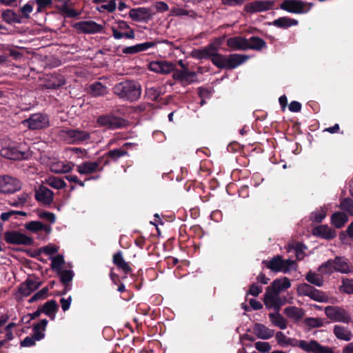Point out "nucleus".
<instances>
[{"label":"nucleus","instance_id":"21","mask_svg":"<svg viewBox=\"0 0 353 353\" xmlns=\"http://www.w3.org/2000/svg\"><path fill=\"white\" fill-rule=\"evenodd\" d=\"M35 199L44 205H50L54 200V193L46 186L40 185L35 189Z\"/></svg>","mask_w":353,"mask_h":353},{"label":"nucleus","instance_id":"60","mask_svg":"<svg viewBox=\"0 0 353 353\" xmlns=\"http://www.w3.org/2000/svg\"><path fill=\"white\" fill-rule=\"evenodd\" d=\"M117 8V4L115 0H110L106 4L101 5L99 8H98V10L100 12H103L107 10L108 12H113Z\"/></svg>","mask_w":353,"mask_h":353},{"label":"nucleus","instance_id":"51","mask_svg":"<svg viewBox=\"0 0 353 353\" xmlns=\"http://www.w3.org/2000/svg\"><path fill=\"white\" fill-rule=\"evenodd\" d=\"M65 263L64 258L62 255H57L52 259L51 268L57 272L62 270V266Z\"/></svg>","mask_w":353,"mask_h":353},{"label":"nucleus","instance_id":"18","mask_svg":"<svg viewBox=\"0 0 353 353\" xmlns=\"http://www.w3.org/2000/svg\"><path fill=\"white\" fill-rule=\"evenodd\" d=\"M103 157H99L95 161H85L77 165V171L81 174H92L97 171H101L103 167H100L103 163Z\"/></svg>","mask_w":353,"mask_h":353},{"label":"nucleus","instance_id":"33","mask_svg":"<svg viewBox=\"0 0 353 353\" xmlns=\"http://www.w3.org/2000/svg\"><path fill=\"white\" fill-rule=\"evenodd\" d=\"M48 323V320L44 319L33 325V335L32 336L35 341H40L45 337L44 331L46 330Z\"/></svg>","mask_w":353,"mask_h":353},{"label":"nucleus","instance_id":"53","mask_svg":"<svg viewBox=\"0 0 353 353\" xmlns=\"http://www.w3.org/2000/svg\"><path fill=\"white\" fill-rule=\"evenodd\" d=\"M49 292L48 287H44L41 290L36 292L28 301L30 303H32L39 300L45 299L47 297L48 293Z\"/></svg>","mask_w":353,"mask_h":353},{"label":"nucleus","instance_id":"62","mask_svg":"<svg viewBox=\"0 0 353 353\" xmlns=\"http://www.w3.org/2000/svg\"><path fill=\"white\" fill-rule=\"evenodd\" d=\"M254 347L258 351L263 353L268 352L272 348L269 343L263 341L256 342Z\"/></svg>","mask_w":353,"mask_h":353},{"label":"nucleus","instance_id":"29","mask_svg":"<svg viewBox=\"0 0 353 353\" xmlns=\"http://www.w3.org/2000/svg\"><path fill=\"white\" fill-rule=\"evenodd\" d=\"M266 48V42L259 37L252 36L247 39L246 50H252L255 51H261Z\"/></svg>","mask_w":353,"mask_h":353},{"label":"nucleus","instance_id":"27","mask_svg":"<svg viewBox=\"0 0 353 353\" xmlns=\"http://www.w3.org/2000/svg\"><path fill=\"white\" fill-rule=\"evenodd\" d=\"M156 43L153 41H147L142 43H138L134 46L125 47L122 52L125 54H134L141 52L145 51L149 48L154 47Z\"/></svg>","mask_w":353,"mask_h":353},{"label":"nucleus","instance_id":"44","mask_svg":"<svg viewBox=\"0 0 353 353\" xmlns=\"http://www.w3.org/2000/svg\"><path fill=\"white\" fill-rule=\"evenodd\" d=\"M305 279L308 283L314 285L318 287H321L323 285V276L312 271L307 272L305 276Z\"/></svg>","mask_w":353,"mask_h":353},{"label":"nucleus","instance_id":"41","mask_svg":"<svg viewBox=\"0 0 353 353\" xmlns=\"http://www.w3.org/2000/svg\"><path fill=\"white\" fill-rule=\"evenodd\" d=\"M2 19L5 22L10 24L22 23L21 17L12 10H4L2 13Z\"/></svg>","mask_w":353,"mask_h":353},{"label":"nucleus","instance_id":"37","mask_svg":"<svg viewBox=\"0 0 353 353\" xmlns=\"http://www.w3.org/2000/svg\"><path fill=\"white\" fill-rule=\"evenodd\" d=\"M333 260L334 268L336 272L341 273H348L350 272V268L348 265L347 259L342 256H336Z\"/></svg>","mask_w":353,"mask_h":353},{"label":"nucleus","instance_id":"50","mask_svg":"<svg viewBox=\"0 0 353 353\" xmlns=\"http://www.w3.org/2000/svg\"><path fill=\"white\" fill-rule=\"evenodd\" d=\"M48 183L50 187L57 190H61L67 186L64 180L55 176L50 177Z\"/></svg>","mask_w":353,"mask_h":353},{"label":"nucleus","instance_id":"7","mask_svg":"<svg viewBox=\"0 0 353 353\" xmlns=\"http://www.w3.org/2000/svg\"><path fill=\"white\" fill-rule=\"evenodd\" d=\"M190 57L199 60L210 59L213 64L214 61H218L219 59L223 58L221 54L216 52V49L214 48L212 45H207L202 48L193 49L190 53Z\"/></svg>","mask_w":353,"mask_h":353},{"label":"nucleus","instance_id":"6","mask_svg":"<svg viewBox=\"0 0 353 353\" xmlns=\"http://www.w3.org/2000/svg\"><path fill=\"white\" fill-rule=\"evenodd\" d=\"M125 122L124 119L112 114L100 115L97 119V123L99 127L108 130L122 128L125 127Z\"/></svg>","mask_w":353,"mask_h":353},{"label":"nucleus","instance_id":"47","mask_svg":"<svg viewBox=\"0 0 353 353\" xmlns=\"http://www.w3.org/2000/svg\"><path fill=\"white\" fill-rule=\"evenodd\" d=\"M29 195L27 193H22L17 196V199H12L9 201V204L13 207H23L28 202Z\"/></svg>","mask_w":353,"mask_h":353},{"label":"nucleus","instance_id":"39","mask_svg":"<svg viewBox=\"0 0 353 353\" xmlns=\"http://www.w3.org/2000/svg\"><path fill=\"white\" fill-rule=\"evenodd\" d=\"M333 332L335 336L340 340L350 341L352 339V332L343 326L336 325L334 327Z\"/></svg>","mask_w":353,"mask_h":353},{"label":"nucleus","instance_id":"16","mask_svg":"<svg viewBox=\"0 0 353 353\" xmlns=\"http://www.w3.org/2000/svg\"><path fill=\"white\" fill-rule=\"evenodd\" d=\"M0 153L2 157L11 160L19 161L29 158L28 152L21 151L19 145H9L3 148Z\"/></svg>","mask_w":353,"mask_h":353},{"label":"nucleus","instance_id":"24","mask_svg":"<svg viewBox=\"0 0 353 353\" xmlns=\"http://www.w3.org/2000/svg\"><path fill=\"white\" fill-rule=\"evenodd\" d=\"M290 280L288 277L284 276L274 280L271 285L266 288L265 291L279 294L281 292L290 288Z\"/></svg>","mask_w":353,"mask_h":353},{"label":"nucleus","instance_id":"14","mask_svg":"<svg viewBox=\"0 0 353 353\" xmlns=\"http://www.w3.org/2000/svg\"><path fill=\"white\" fill-rule=\"evenodd\" d=\"M274 6L275 1L256 0L245 4L243 10L250 14L262 12L274 9Z\"/></svg>","mask_w":353,"mask_h":353},{"label":"nucleus","instance_id":"54","mask_svg":"<svg viewBox=\"0 0 353 353\" xmlns=\"http://www.w3.org/2000/svg\"><path fill=\"white\" fill-rule=\"evenodd\" d=\"M60 11L63 13L67 17L74 18L79 15L77 10L70 8L68 5V1L65 0L63 6L60 8Z\"/></svg>","mask_w":353,"mask_h":353},{"label":"nucleus","instance_id":"59","mask_svg":"<svg viewBox=\"0 0 353 353\" xmlns=\"http://www.w3.org/2000/svg\"><path fill=\"white\" fill-rule=\"evenodd\" d=\"M326 216V213L323 210L315 211L311 213L310 219L316 223H321Z\"/></svg>","mask_w":353,"mask_h":353},{"label":"nucleus","instance_id":"61","mask_svg":"<svg viewBox=\"0 0 353 353\" xmlns=\"http://www.w3.org/2000/svg\"><path fill=\"white\" fill-rule=\"evenodd\" d=\"M33 7L30 2L25 4L23 7L20 8V12H21V19H29L30 14L32 12Z\"/></svg>","mask_w":353,"mask_h":353},{"label":"nucleus","instance_id":"49","mask_svg":"<svg viewBox=\"0 0 353 353\" xmlns=\"http://www.w3.org/2000/svg\"><path fill=\"white\" fill-rule=\"evenodd\" d=\"M57 274L60 275V281L63 285H70L74 275L73 271L69 270H61Z\"/></svg>","mask_w":353,"mask_h":353},{"label":"nucleus","instance_id":"28","mask_svg":"<svg viewBox=\"0 0 353 353\" xmlns=\"http://www.w3.org/2000/svg\"><path fill=\"white\" fill-rule=\"evenodd\" d=\"M88 92L93 97H104L108 94V88L102 83L96 81L89 85Z\"/></svg>","mask_w":353,"mask_h":353},{"label":"nucleus","instance_id":"20","mask_svg":"<svg viewBox=\"0 0 353 353\" xmlns=\"http://www.w3.org/2000/svg\"><path fill=\"white\" fill-rule=\"evenodd\" d=\"M175 68L173 63L166 61H152L149 64L150 70L163 74L174 72L176 70Z\"/></svg>","mask_w":353,"mask_h":353},{"label":"nucleus","instance_id":"22","mask_svg":"<svg viewBox=\"0 0 353 353\" xmlns=\"http://www.w3.org/2000/svg\"><path fill=\"white\" fill-rule=\"evenodd\" d=\"M65 83L64 77L59 73H52L46 75L43 79V86L46 89L56 90Z\"/></svg>","mask_w":353,"mask_h":353},{"label":"nucleus","instance_id":"63","mask_svg":"<svg viewBox=\"0 0 353 353\" xmlns=\"http://www.w3.org/2000/svg\"><path fill=\"white\" fill-rule=\"evenodd\" d=\"M296 265L294 261L291 259L283 260V265L281 267V272L283 273H288L290 270L293 268V266Z\"/></svg>","mask_w":353,"mask_h":353},{"label":"nucleus","instance_id":"5","mask_svg":"<svg viewBox=\"0 0 353 353\" xmlns=\"http://www.w3.org/2000/svg\"><path fill=\"white\" fill-rule=\"evenodd\" d=\"M22 123L31 130H39L48 128L50 120L46 114L38 112L30 114L28 119L22 121Z\"/></svg>","mask_w":353,"mask_h":353},{"label":"nucleus","instance_id":"57","mask_svg":"<svg viewBox=\"0 0 353 353\" xmlns=\"http://www.w3.org/2000/svg\"><path fill=\"white\" fill-rule=\"evenodd\" d=\"M29 284L27 283L26 281L21 283L17 289V294H20L21 296H30L32 292L29 287Z\"/></svg>","mask_w":353,"mask_h":353},{"label":"nucleus","instance_id":"58","mask_svg":"<svg viewBox=\"0 0 353 353\" xmlns=\"http://www.w3.org/2000/svg\"><path fill=\"white\" fill-rule=\"evenodd\" d=\"M21 215L23 216H27V213L23 211H17V210H10L8 212H3L1 214V219L3 221H7L9 220L10 218H11L14 215Z\"/></svg>","mask_w":353,"mask_h":353},{"label":"nucleus","instance_id":"52","mask_svg":"<svg viewBox=\"0 0 353 353\" xmlns=\"http://www.w3.org/2000/svg\"><path fill=\"white\" fill-rule=\"evenodd\" d=\"M304 323L310 328L321 327L323 325V320L321 318L307 317Z\"/></svg>","mask_w":353,"mask_h":353},{"label":"nucleus","instance_id":"15","mask_svg":"<svg viewBox=\"0 0 353 353\" xmlns=\"http://www.w3.org/2000/svg\"><path fill=\"white\" fill-rule=\"evenodd\" d=\"M172 78L175 81H179L183 87L197 81L196 73L194 71H189L188 68L183 70L176 69L172 73Z\"/></svg>","mask_w":353,"mask_h":353},{"label":"nucleus","instance_id":"34","mask_svg":"<svg viewBox=\"0 0 353 353\" xmlns=\"http://www.w3.org/2000/svg\"><path fill=\"white\" fill-rule=\"evenodd\" d=\"M298 20L290 18L288 17H281L274 20L272 24L277 28L286 29L291 26H297Z\"/></svg>","mask_w":353,"mask_h":353},{"label":"nucleus","instance_id":"45","mask_svg":"<svg viewBox=\"0 0 353 353\" xmlns=\"http://www.w3.org/2000/svg\"><path fill=\"white\" fill-rule=\"evenodd\" d=\"M339 208L342 211L353 216V199L349 197L341 199L339 204Z\"/></svg>","mask_w":353,"mask_h":353},{"label":"nucleus","instance_id":"38","mask_svg":"<svg viewBox=\"0 0 353 353\" xmlns=\"http://www.w3.org/2000/svg\"><path fill=\"white\" fill-rule=\"evenodd\" d=\"M307 353H334L332 348L323 346L315 340L310 341Z\"/></svg>","mask_w":353,"mask_h":353},{"label":"nucleus","instance_id":"35","mask_svg":"<svg viewBox=\"0 0 353 353\" xmlns=\"http://www.w3.org/2000/svg\"><path fill=\"white\" fill-rule=\"evenodd\" d=\"M285 314L295 321H300L305 315L303 309L296 306H288L284 309Z\"/></svg>","mask_w":353,"mask_h":353},{"label":"nucleus","instance_id":"26","mask_svg":"<svg viewBox=\"0 0 353 353\" xmlns=\"http://www.w3.org/2000/svg\"><path fill=\"white\" fill-rule=\"evenodd\" d=\"M253 332L257 338L266 340L274 335V330H271L262 323H256L253 327Z\"/></svg>","mask_w":353,"mask_h":353},{"label":"nucleus","instance_id":"12","mask_svg":"<svg viewBox=\"0 0 353 353\" xmlns=\"http://www.w3.org/2000/svg\"><path fill=\"white\" fill-rule=\"evenodd\" d=\"M20 181L8 175L0 176V193L13 194L21 189Z\"/></svg>","mask_w":353,"mask_h":353},{"label":"nucleus","instance_id":"4","mask_svg":"<svg viewBox=\"0 0 353 353\" xmlns=\"http://www.w3.org/2000/svg\"><path fill=\"white\" fill-rule=\"evenodd\" d=\"M314 6L312 3H307L301 0H283L279 8L290 13L306 14Z\"/></svg>","mask_w":353,"mask_h":353},{"label":"nucleus","instance_id":"2","mask_svg":"<svg viewBox=\"0 0 353 353\" xmlns=\"http://www.w3.org/2000/svg\"><path fill=\"white\" fill-rule=\"evenodd\" d=\"M61 136L68 144L80 145L91 139L90 132L79 128H66L61 131Z\"/></svg>","mask_w":353,"mask_h":353},{"label":"nucleus","instance_id":"43","mask_svg":"<svg viewBox=\"0 0 353 353\" xmlns=\"http://www.w3.org/2000/svg\"><path fill=\"white\" fill-rule=\"evenodd\" d=\"M286 345L292 347H299L301 350L307 352L310 346V341L305 340H297L294 338H288L286 341Z\"/></svg>","mask_w":353,"mask_h":353},{"label":"nucleus","instance_id":"3","mask_svg":"<svg viewBox=\"0 0 353 353\" xmlns=\"http://www.w3.org/2000/svg\"><path fill=\"white\" fill-rule=\"evenodd\" d=\"M221 56L222 59H219L218 61L214 62V65L219 69H234L249 59L248 55L239 54H230L228 56L221 54Z\"/></svg>","mask_w":353,"mask_h":353},{"label":"nucleus","instance_id":"55","mask_svg":"<svg viewBox=\"0 0 353 353\" xmlns=\"http://www.w3.org/2000/svg\"><path fill=\"white\" fill-rule=\"evenodd\" d=\"M43 223L38 221H32L25 224V228L32 232H37L42 230Z\"/></svg>","mask_w":353,"mask_h":353},{"label":"nucleus","instance_id":"10","mask_svg":"<svg viewBox=\"0 0 353 353\" xmlns=\"http://www.w3.org/2000/svg\"><path fill=\"white\" fill-rule=\"evenodd\" d=\"M5 241L11 245H32L34 243L32 238L17 230H8L4 232Z\"/></svg>","mask_w":353,"mask_h":353},{"label":"nucleus","instance_id":"1","mask_svg":"<svg viewBox=\"0 0 353 353\" xmlns=\"http://www.w3.org/2000/svg\"><path fill=\"white\" fill-rule=\"evenodd\" d=\"M141 86L139 83L133 80H125L116 83L113 93L123 101L134 102L137 101L141 94Z\"/></svg>","mask_w":353,"mask_h":353},{"label":"nucleus","instance_id":"32","mask_svg":"<svg viewBox=\"0 0 353 353\" xmlns=\"http://www.w3.org/2000/svg\"><path fill=\"white\" fill-rule=\"evenodd\" d=\"M247 38L236 36L228 39L227 46L232 50H246Z\"/></svg>","mask_w":353,"mask_h":353},{"label":"nucleus","instance_id":"13","mask_svg":"<svg viewBox=\"0 0 353 353\" xmlns=\"http://www.w3.org/2000/svg\"><path fill=\"white\" fill-rule=\"evenodd\" d=\"M285 296H281L268 291H265L263 297V303L267 309H274L275 312H279L281 307L286 303Z\"/></svg>","mask_w":353,"mask_h":353},{"label":"nucleus","instance_id":"25","mask_svg":"<svg viewBox=\"0 0 353 353\" xmlns=\"http://www.w3.org/2000/svg\"><path fill=\"white\" fill-rule=\"evenodd\" d=\"M112 263L118 270H121L125 274H128L132 271L130 263L125 261L121 251H118L113 254Z\"/></svg>","mask_w":353,"mask_h":353},{"label":"nucleus","instance_id":"31","mask_svg":"<svg viewBox=\"0 0 353 353\" xmlns=\"http://www.w3.org/2000/svg\"><path fill=\"white\" fill-rule=\"evenodd\" d=\"M313 234L327 240L333 239L336 236L335 230L327 225H321L316 227L314 229Z\"/></svg>","mask_w":353,"mask_h":353},{"label":"nucleus","instance_id":"56","mask_svg":"<svg viewBox=\"0 0 353 353\" xmlns=\"http://www.w3.org/2000/svg\"><path fill=\"white\" fill-rule=\"evenodd\" d=\"M59 248L54 244L49 243L38 250V254L44 253L46 255H52L58 252Z\"/></svg>","mask_w":353,"mask_h":353},{"label":"nucleus","instance_id":"40","mask_svg":"<svg viewBox=\"0 0 353 353\" xmlns=\"http://www.w3.org/2000/svg\"><path fill=\"white\" fill-rule=\"evenodd\" d=\"M347 221L348 217L343 212H336L331 216V223L336 228H341Z\"/></svg>","mask_w":353,"mask_h":353},{"label":"nucleus","instance_id":"36","mask_svg":"<svg viewBox=\"0 0 353 353\" xmlns=\"http://www.w3.org/2000/svg\"><path fill=\"white\" fill-rule=\"evenodd\" d=\"M262 263L265 267L270 269L271 271L274 272H281V267L283 265V259L281 256H274L270 261L263 260Z\"/></svg>","mask_w":353,"mask_h":353},{"label":"nucleus","instance_id":"30","mask_svg":"<svg viewBox=\"0 0 353 353\" xmlns=\"http://www.w3.org/2000/svg\"><path fill=\"white\" fill-rule=\"evenodd\" d=\"M41 312L49 316L51 320H54L56 313L59 310V305L55 300L52 299L46 302L41 307Z\"/></svg>","mask_w":353,"mask_h":353},{"label":"nucleus","instance_id":"42","mask_svg":"<svg viewBox=\"0 0 353 353\" xmlns=\"http://www.w3.org/2000/svg\"><path fill=\"white\" fill-rule=\"evenodd\" d=\"M269 318L272 323L281 330L287 328V320L279 313H270Z\"/></svg>","mask_w":353,"mask_h":353},{"label":"nucleus","instance_id":"48","mask_svg":"<svg viewBox=\"0 0 353 353\" xmlns=\"http://www.w3.org/2000/svg\"><path fill=\"white\" fill-rule=\"evenodd\" d=\"M334 265L332 259H329L325 263H322L319 268V272L322 274H331L334 272H336L334 270Z\"/></svg>","mask_w":353,"mask_h":353},{"label":"nucleus","instance_id":"23","mask_svg":"<svg viewBox=\"0 0 353 353\" xmlns=\"http://www.w3.org/2000/svg\"><path fill=\"white\" fill-rule=\"evenodd\" d=\"M74 28L79 32L85 34L101 32L103 26L94 21H81L74 25Z\"/></svg>","mask_w":353,"mask_h":353},{"label":"nucleus","instance_id":"64","mask_svg":"<svg viewBox=\"0 0 353 353\" xmlns=\"http://www.w3.org/2000/svg\"><path fill=\"white\" fill-rule=\"evenodd\" d=\"M343 287L345 293L353 294V279H343Z\"/></svg>","mask_w":353,"mask_h":353},{"label":"nucleus","instance_id":"8","mask_svg":"<svg viewBox=\"0 0 353 353\" xmlns=\"http://www.w3.org/2000/svg\"><path fill=\"white\" fill-rule=\"evenodd\" d=\"M325 314L328 319L334 322L348 323L351 321L350 314L345 309L338 306L325 307Z\"/></svg>","mask_w":353,"mask_h":353},{"label":"nucleus","instance_id":"19","mask_svg":"<svg viewBox=\"0 0 353 353\" xmlns=\"http://www.w3.org/2000/svg\"><path fill=\"white\" fill-rule=\"evenodd\" d=\"M132 143H125L123 145V146L120 148H116L113 150H109L106 152L102 157H103V165H106L109 164V159L112 160L113 161H117L120 158L128 156V147L130 146Z\"/></svg>","mask_w":353,"mask_h":353},{"label":"nucleus","instance_id":"46","mask_svg":"<svg viewBox=\"0 0 353 353\" xmlns=\"http://www.w3.org/2000/svg\"><path fill=\"white\" fill-rule=\"evenodd\" d=\"M163 94L162 88H146L145 94L152 101H157L159 97Z\"/></svg>","mask_w":353,"mask_h":353},{"label":"nucleus","instance_id":"11","mask_svg":"<svg viewBox=\"0 0 353 353\" xmlns=\"http://www.w3.org/2000/svg\"><path fill=\"white\" fill-rule=\"evenodd\" d=\"M112 36L115 39H121L123 38L133 39L135 38V32L129 24L125 21H119L117 27L111 28Z\"/></svg>","mask_w":353,"mask_h":353},{"label":"nucleus","instance_id":"9","mask_svg":"<svg viewBox=\"0 0 353 353\" xmlns=\"http://www.w3.org/2000/svg\"><path fill=\"white\" fill-rule=\"evenodd\" d=\"M297 294L299 296H307L311 299L318 302H326L327 296L322 291H320L308 283H303L298 285Z\"/></svg>","mask_w":353,"mask_h":353},{"label":"nucleus","instance_id":"17","mask_svg":"<svg viewBox=\"0 0 353 353\" xmlns=\"http://www.w3.org/2000/svg\"><path fill=\"white\" fill-rule=\"evenodd\" d=\"M154 12L149 8L139 7L132 8L129 12V17L138 22L148 23L152 19Z\"/></svg>","mask_w":353,"mask_h":353}]
</instances>
